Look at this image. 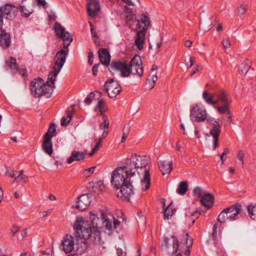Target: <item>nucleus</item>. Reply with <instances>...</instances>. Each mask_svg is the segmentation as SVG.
I'll use <instances>...</instances> for the list:
<instances>
[{
  "mask_svg": "<svg viewBox=\"0 0 256 256\" xmlns=\"http://www.w3.org/2000/svg\"><path fill=\"white\" fill-rule=\"evenodd\" d=\"M76 232L75 252L76 254H82L88 249V242L95 244L94 246L97 256L104 252L105 248L102 246L100 233L98 230L92 232L90 223L85 220L82 217L77 218L74 226Z\"/></svg>",
  "mask_w": 256,
  "mask_h": 256,
  "instance_id": "f257e3e1",
  "label": "nucleus"
},
{
  "mask_svg": "<svg viewBox=\"0 0 256 256\" xmlns=\"http://www.w3.org/2000/svg\"><path fill=\"white\" fill-rule=\"evenodd\" d=\"M130 172L124 165L118 167L112 173L111 183L116 190L120 188L117 196L124 201H130V198L134 194Z\"/></svg>",
  "mask_w": 256,
  "mask_h": 256,
  "instance_id": "f03ea898",
  "label": "nucleus"
},
{
  "mask_svg": "<svg viewBox=\"0 0 256 256\" xmlns=\"http://www.w3.org/2000/svg\"><path fill=\"white\" fill-rule=\"evenodd\" d=\"M150 158L146 155H140L136 154H132L130 159H128L125 163L130 172V176H134L136 174V170L138 168H144V174L141 182L142 186V190H146L150 186Z\"/></svg>",
  "mask_w": 256,
  "mask_h": 256,
  "instance_id": "7ed1b4c3",
  "label": "nucleus"
},
{
  "mask_svg": "<svg viewBox=\"0 0 256 256\" xmlns=\"http://www.w3.org/2000/svg\"><path fill=\"white\" fill-rule=\"evenodd\" d=\"M131 73L140 76L143 75L142 61L139 56L135 55L131 60L128 66L126 62H124L120 72V76L122 77H128Z\"/></svg>",
  "mask_w": 256,
  "mask_h": 256,
  "instance_id": "20e7f679",
  "label": "nucleus"
},
{
  "mask_svg": "<svg viewBox=\"0 0 256 256\" xmlns=\"http://www.w3.org/2000/svg\"><path fill=\"white\" fill-rule=\"evenodd\" d=\"M68 54V50H61L57 52L54 59L53 70L48 74V83L54 82L58 74L66 62Z\"/></svg>",
  "mask_w": 256,
  "mask_h": 256,
  "instance_id": "39448f33",
  "label": "nucleus"
},
{
  "mask_svg": "<svg viewBox=\"0 0 256 256\" xmlns=\"http://www.w3.org/2000/svg\"><path fill=\"white\" fill-rule=\"evenodd\" d=\"M215 102H216L215 108L218 112L220 114L226 113L230 114V107L232 102L228 98V92L223 90H219L215 92Z\"/></svg>",
  "mask_w": 256,
  "mask_h": 256,
  "instance_id": "423d86ee",
  "label": "nucleus"
},
{
  "mask_svg": "<svg viewBox=\"0 0 256 256\" xmlns=\"http://www.w3.org/2000/svg\"><path fill=\"white\" fill-rule=\"evenodd\" d=\"M242 210V206L240 203H236L230 207L226 208L220 213L218 220L220 224H225L227 221L236 220L238 216Z\"/></svg>",
  "mask_w": 256,
  "mask_h": 256,
  "instance_id": "0eeeda50",
  "label": "nucleus"
},
{
  "mask_svg": "<svg viewBox=\"0 0 256 256\" xmlns=\"http://www.w3.org/2000/svg\"><path fill=\"white\" fill-rule=\"evenodd\" d=\"M54 30L58 38L62 40L64 48L65 49L68 48L73 40L72 36L66 31L65 28L58 22L54 24Z\"/></svg>",
  "mask_w": 256,
  "mask_h": 256,
  "instance_id": "6e6552de",
  "label": "nucleus"
},
{
  "mask_svg": "<svg viewBox=\"0 0 256 256\" xmlns=\"http://www.w3.org/2000/svg\"><path fill=\"white\" fill-rule=\"evenodd\" d=\"M106 91L110 98L116 96L122 90V88L118 82L114 78L108 80L104 85Z\"/></svg>",
  "mask_w": 256,
  "mask_h": 256,
  "instance_id": "1a4fd4ad",
  "label": "nucleus"
},
{
  "mask_svg": "<svg viewBox=\"0 0 256 256\" xmlns=\"http://www.w3.org/2000/svg\"><path fill=\"white\" fill-rule=\"evenodd\" d=\"M207 114L206 110L202 108L196 104L190 110V117L192 120L199 122H204L206 119Z\"/></svg>",
  "mask_w": 256,
  "mask_h": 256,
  "instance_id": "9d476101",
  "label": "nucleus"
},
{
  "mask_svg": "<svg viewBox=\"0 0 256 256\" xmlns=\"http://www.w3.org/2000/svg\"><path fill=\"white\" fill-rule=\"evenodd\" d=\"M15 6L12 4H6L0 8V26L3 25V18L13 19L16 16V10H12Z\"/></svg>",
  "mask_w": 256,
  "mask_h": 256,
  "instance_id": "9b49d317",
  "label": "nucleus"
},
{
  "mask_svg": "<svg viewBox=\"0 0 256 256\" xmlns=\"http://www.w3.org/2000/svg\"><path fill=\"white\" fill-rule=\"evenodd\" d=\"M35 3L33 0H22L20 6V10L22 16L28 18L34 12Z\"/></svg>",
  "mask_w": 256,
  "mask_h": 256,
  "instance_id": "f8f14e48",
  "label": "nucleus"
},
{
  "mask_svg": "<svg viewBox=\"0 0 256 256\" xmlns=\"http://www.w3.org/2000/svg\"><path fill=\"white\" fill-rule=\"evenodd\" d=\"M136 20L138 22L136 30L146 32L150 23L148 16L144 14H140L137 16Z\"/></svg>",
  "mask_w": 256,
  "mask_h": 256,
  "instance_id": "ddd939ff",
  "label": "nucleus"
},
{
  "mask_svg": "<svg viewBox=\"0 0 256 256\" xmlns=\"http://www.w3.org/2000/svg\"><path fill=\"white\" fill-rule=\"evenodd\" d=\"M44 80L40 78L34 79L30 84V92L35 98L42 96L40 90L44 84Z\"/></svg>",
  "mask_w": 256,
  "mask_h": 256,
  "instance_id": "4468645a",
  "label": "nucleus"
},
{
  "mask_svg": "<svg viewBox=\"0 0 256 256\" xmlns=\"http://www.w3.org/2000/svg\"><path fill=\"white\" fill-rule=\"evenodd\" d=\"M87 11L92 18L96 17L100 10V4L98 0H86Z\"/></svg>",
  "mask_w": 256,
  "mask_h": 256,
  "instance_id": "2eb2a0df",
  "label": "nucleus"
},
{
  "mask_svg": "<svg viewBox=\"0 0 256 256\" xmlns=\"http://www.w3.org/2000/svg\"><path fill=\"white\" fill-rule=\"evenodd\" d=\"M62 250L66 253H70L72 250H75L74 238L70 234H66L62 242Z\"/></svg>",
  "mask_w": 256,
  "mask_h": 256,
  "instance_id": "dca6fc26",
  "label": "nucleus"
},
{
  "mask_svg": "<svg viewBox=\"0 0 256 256\" xmlns=\"http://www.w3.org/2000/svg\"><path fill=\"white\" fill-rule=\"evenodd\" d=\"M11 44V37L8 32L2 29L0 26V46L4 50L8 48Z\"/></svg>",
  "mask_w": 256,
  "mask_h": 256,
  "instance_id": "f3484780",
  "label": "nucleus"
},
{
  "mask_svg": "<svg viewBox=\"0 0 256 256\" xmlns=\"http://www.w3.org/2000/svg\"><path fill=\"white\" fill-rule=\"evenodd\" d=\"M172 242V252L176 253L178 248V238L174 236H171L170 238L166 236H163L162 241V248H167L170 245V242Z\"/></svg>",
  "mask_w": 256,
  "mask_h": 256,
  "instance_id": "a211bd4d",
  "label": "nucleus"
},
{
  "mask_svg": "<svg viewBox=\"0 0 256 256\" xmlns=\"http://www.w3.org/2000/svg\"><path fill=\"white\" fill-rule=\"evenodd\" d=\"M91 196L88 194H84L78 198L76 208L81 211L85 210L91 202Z\"/></svg>",
  "mask_w": 256,
  "mask_h": 256,
  "instance_id": "6ab92c4d",
  "label": "nucleus"
},
{
  "mask_svg": "<svg viewBox=\"0 0 256 256\" xmlns=\"http://www.w3.org/2000/svg\"><path fill=\"white\" fill-rule=\"evenodd\" d=\"M159 168L163 176L169 174L172 169V160H160L158 162Z\"/></svg>",
  "mask_w": 256,
  "mask_h": 256,
  "instance_id": "aec40b11",
  "label": "nucleus"
},
{
  "mask_svg": "<svg viewBox=\"0 0 256 256\" xmlns=\"http://www.w3.org/2000/svg\"><path fill=\"white\" fill-rule=\"evenodd\" d=\"M100 62L105 66H108L110 62V54L106 48H100L98 52Z\"/></svg>",
  "mask_w": 256,
  "mask_h": 256,
  "instance_id": "412c9836",
  "label": "nucleus"
},
{
  "mask_svg": "<svg viewBox=\"0 0 256 256\" xmlns=\"http://www.w3.org/2000/svg\"><path fill=\"white\" fill-rule=\"evenodd\" d=\"M200 202L208 208H211L214 203V196L210 193H204L202 197Z\"/></svg>",
  "mask_w": 256,
  "mask_h": 256,
  "instance_id": "4be33fe9",
  "label": "nucleus"
},
{
  "mask_svg": "<svg viewBox=\"0 0 256 256\" xmlns=\"http://www.w3.org/2000/svg\"><path fill=\"white\" fill-rule=\"evenodd\" d=\"M42 146V150L46 154L51 155L53 153L52 144L51 138L44 137V141Z\"/></svg>",
  "mask_w": 256,
  "mask_h": 256,
  "instance_id": "5701e85b",
  "label": "nucleus"
},
{
  "mask_svg": "<svg viewBox=\"0 0 256 256\" xmlns=\"http://www.w3.org/2000/svg\"><path fill=\"white\" fill-rule=\"evenodd\" d=\"M86 154L79 151L74 150L71 156L67 159V162L71 164L74 161H80L84 159Z\"/></svg>",
  "mask_w": 256,
  "mask_h": 256,
  "instance_id": "b1692460",
  "label": "nucleus"
},
{
  "mask_svg": "<svg viewBox=\"0 0 256 256\" xmlns=\"http://www.w3.org/2000/svg\"><path fill=\"white\" fill-rule=\"evenodd\" d=\"M146 32L137 31L136 38L134 42L135 45L139 50L143 48L144 43L146 40Z\"/></svg>",
  "mask_w": 256,
  "mask_h": 256,
  "instance_id": "393cba45",
  "label": "nucleus"
},
{
  "mask_svg": "<svg viewBox=\"0 0 256 256\" xmlns=\"http://www.w3.org/2000/svg\"><path fill=\"white\" fill-rule=\"evenodd\" d=\"M54 83H48V80L46 81V84L44 83L42 90H40V92L42 94V96H44L46 98H50L52 94V88L54 87Z\"/></svg>",
  "mask_w": 256,
  "mask_h": 256,
  "instance_id": "a878e982",
  "label": "nucleus"
},
{
  "mask_svg": "<svg viewBox=\"0 0 256 256\" xmlns=\"http://www.w3.org/2000/svg\"><path fill=\"white\" fill-rule=\"evenodd\" d=\"M18 66L16 59L12 56L10 57L6 62V66L7 68H10L13 72H16V70H18Z\"/></svg>",
  "mask_w": 256,
  "mask_h": 256,
  "instance_id": "bb28decb",
  "label": "nucleus"
},
{
  "mask_svg": "<svg viewBox=\"0 0 256 256\" xmlns=\"http://www.w3.org/2000/svg\"><path fill=\"white\" fill-rule=\"evenodd\" d=\"M202 98L206 102L210 105L215 106L216 104V102L214 100L215 98V93H209L206 91H204L202 94Z\"/></svg>",
  "mask_w": 256,
  "mask_h": 256,
  "instance_id": "cd10ccee",
  "label": "nucleus"
},
{
  "mask_svg": "<svg viewBox=\"0 0 256 256\" xmlns=\"http://www.w3.org/2000/svg\"><path fill=\"white\" fill-rule=\"evenodd\" d=\"M250 68H252V70H254L253 68H252L251 66L249 64V61L246 60L240 64L238 67V72L241 74H246Z\"/></svg>",
  "mask_w": 256,
  "mask_h": 256,
  "instance_id": "c85d7f7f",
  "label": "nucleus"
},
{
  "mask_svg": "<svg viewBox=\"0 0 256 256\" xmlns=\"http://www.w3.org/2000/svg\"><path fill=\"white\" fill-rule=\"evenodd\" d=\"M90 219H91V223L94 232L95 230H98L100 232V230H98V222L100 220H100L99 218H98L96 214H94V212H90Z\"/></svg>",
  "mask_w": 256,
  "mask_h": 256,
  "instance_id": "c756f323",
  "label": "nucleus"
},
{
  "mask_svg": "<svg viewBox=\"0 0 256 256\" xmlns=\"http://www.w3.org/2000/svg\"><path fill=\"white\" fill-rule=\"evenodd\" d=\"M124 62L120 60H112L110 65V68L113 70L121 72Z\"/></svg>",
  "mask_w": 256,
  "mask_h": 256,
  "instance_id": "7c9ffc66",
  "label": "nucleus"
},
{
  "mask_svg": "<svg viewBox=\"0 0 256 256\" xmlns=\"http://www.w3.org/2000/svg\"><path fill=\"white\" fill-rule=\"evenodd\" d=\"M249 216L252 220H256V204H250L247 207Z\"/></svg>",
  "mask_w": 256,
  "mask_h": 256,
  "instance_id": "2f4dec72",
  "label": "nucleus"
},
{
  "mask_svg": "<svg viewBox=\"0 0 256 256\" xmlns=\"http://www.w3.org/2000/svg\"><path fill=\"white\" fill-rule=\"evenodd\" d=\"M188 190V184L186 181H182L178 184L176 192L181 195L184 194Z\"/></svg>",
  "mask_w": 256,
  "mask_h": 256,
  "instance_id": "473e14b6",
  "label": "nucleus"
},
{
  "mask_svg": "<svg viewBox=\"0 0 256 256\" xmlns=\"http://www.w3.org/2000/svg\"><path fill=\"white\" fill-rule=\"evenodd\" d=\"M174 206L171 203L170 204L164 211V218L169 220L171 218L175 210L173 208Z\"/></svg>",
  "mask_w": 256,
  "mask_h": 256,
  "instance_id": "72a5a7b5",
  "label": "nucleus"
},
{
  "mask_svg": "<svg viewBox=\"0 0 256 256\" xmlns=\"http://www.w3.org/2000/svg\"><path fill=\"white\" fill-rule=\"evenodd\" d=\"M97 109H98L100 112V116H104V114L106 110V107L103 99L98 101L97 105L94 108V110H96Z\"/></svg>",
  "mask_w": 256,
  "mask_h": 256,
  "instance_id": "f704fd0d",
  "label": "nucleus"
},
{
  "mask_svg": "<svg viewBox=\"0 0 256 256\" xmlns=\"http://www.w3.org/2000/svg\"><path fill=\"white\" fill-rule=\"evenodd\" d=\"M56 126L54 124H51L44 137L52 138L56 135Z\"/></svg>",
  "mask_w": 256,
  "mask_h": 256,
  "instance_id": "c9c22d12",
  "label": "nucleus"
},
{
  "mask_svg": "<svg viewBox=\"0 0 256 256\" xmlns=\"http://www.w3.org/2000/svg\"><path fill=\"white\" fill-rule=\"evenodd\" d=\"M220 126L219 124H214L212 128L210 130V134L214 138H218L220 134Z\"/></svg>",
  "mask_w": 256,
  "mask_h": 256,
  "instance_id": "e433bc0d",
  "label": "nucleus"
},
{
  "mask_svg": "<svg viewBox=\"0 0 256 256\" xmlns=\"http://www.w3.org/2000/svg\"><path fill=\"white\" fill-rule=\"evenodd\" d=\"M96 94H98L99 98H100L102 95V92H100L96 90L92 92L85 98L84 101V103L87 105L90 104L92 103V102L93 98H94Z\"/></svg>",
  "mask_w": 256,
  "mask_h": 256,
  "instance_id": "4c0bfd02",
  "label": "nucleus"
},
{
  "mask_svg": "<svg viewBox=\"0 0 256 256\" xmlns=\"http://www.w3.org/2000/svg\"><path fill=\"white\" fill-rule=\"evenodd\" d=\"M66 117H63L61 120V125L62 126H66L70 122L72 117V112L70 110H66Z\"/></svg>",
  "mask_w": 256,
  "mask_h": 256,
  "instance_id": "58836bf2",
  "label": "nucleus"
},
{
  "mask_svg": "<svg viewBox=\"0 0 256 256\" xmlns=\"http://www.w3.org/2000/svg\"><path fill=\"white\" fill-rule=\"evenodd\" d=\"M248 10V6L247 4H241L236 9V13L238 16L244 15Z\"/></svg>",
  "mask_w": 256,
  "mask_h": 256,
  "instance_id": "ea45409f",
  "label": "nucleus"
},
{
  "mask_svg": "<svg viewBox=\"0 0 256 256\" xmlns=\"http://www.w3.org/2000/svg\"><path fill=\"white\" fill-rule=\"evenodd\" d=\"M102 116L104 118V122L100 125V128L101 130L108 129L110 124L109 120L106 115H104Z\"/></svg>",
  "mask_w": 256,
  "mask_h": 256,
  "instance_id": "a19ab883",
  "label": "nucleus"
},
{
  "mask_svg": "<svg viewBox=\"0 0 256 256\" xmlns=\"http://www.w3.org/2000/svg\"><path fill=\"white\" fill-rule=\"evenodd\" d=\"M130 133V127L125 126L123 128V134L121 142H124L128 138Z\"/></svg>",
  "mask_w": 256,
  "mask_h": 256,
  "instance_id": "79ce46f5",
  "label": "nucleus"
},
{
  "mask_svg": "<svg viewBox=\"0 0 256 256\" xmlns=\"http://www.w3.org/2000/svg\"><path fill=\"white\" fill-rule=\"evenodd\" d=\"M193 194L194 195L200 197L203 196L204 192L202 189L198 186L195 188L193 190Z\"/></svg>",
  "mask_w": 256,
  "mask_h": 256,
  "instance_id": "37998d69",
  "label": "nucleus"
},
{
  "mask_svg": "<svg viewBox=\"0 0 256 256\" xmlns=\"http://www.w3.org/2000/svg\"><path fill=\"white\" fill-rule=\"evenodd\" d=\"M244 152L242 150H240L237 155V158L240 161V164L242 166V167L243 166L244 164Z\"/></svg>",
  "mask_w": 256,
  "mask_h": 256,
  "instance_id": "c03bdc74",
  "label": "nucleus"
},
{
  "mask_svg": "<svg viewBox=\"0 0 256 256\" xmlns=\"http://www.w3.org/2000/svg\"><path fill=\"white\" fill-rule=\"evenodd\" d=\"M200 214V212H199L198 210H195L194 212H193L192 214V218L190 219L192 224H194L196 220L198 218Z\"/></svg>",
  "mask_w": 256,
  "mask_h": 256,
  "instance_id": "a18cd8bd",
  "label": "nucleus"
},
{
  "mask_svg": "<svg viewBox=\"0 0 256 256\" xmlns=\"http://www.w3.org/2000/svg\"><path fill=\"white\" fill-rule=\"evenodd\" d=\"M102 223L104 226L106 230H112V222H110L108 220L105 219L102 220Z\"/></svg>",
  "mask_w": 256,
  "mask_h": 256,
  "instance_id": "49530a36",
  "label": "nucleus"
},
{
  "mask_svg": "<svg viewBox=\"0 0 256 256\" xmlns=\"http://www.w3.org/2000/svg\"><path fill=\"white\" fill-rule=\"evenodd\" d=\"M186 238V244L188 248H190L192 246L193 239L189 235L188 233H186L185 235Z\"/></svg>",
  "mask_w": 256,
  "mask_h": 256,
  "instance_id": "de8ad7c7",
  "label": "nucleus"
},
{
  "mask_svg": "<svg viewBox=\"0 0 256 256\" xmlns=\"http://www.w3.org/2000/svg\"><path fill=\"white\" fill-rule=\"evenodd\" d=\"M37 2V5L38 6H42L44 8H48V5L45 0H36Z\"/></svg>",
  "mask_w": 256,
  "mask_h": 256,
  "instance_id": "09e8293b",
  "label": "nucleus"
},
{
  "mask_svg": "<svg viewBox=\"0 0 256 256\" xmlns=\"http://www.w3.org/2000/svg\"><path fill=\"white\" fill-rule=\"evenodd\" d=\"M49 21L52 22L56 20L57 18L55 12L52 10H50V14L48 15Z\"/></svg>",
  "mask_w": 256,
  "mask_h": 256,
  "instance_id": "8fccbe9b",
  "label": "nucleus"
},
{
  "mask_svg": "<svg viewBox=\"0 0 256 256\" xmlns=\"http://www.w3.org/2000/svg\"><path fill=\"white\" fill-rule=\"evenodd\" d=\"M152 80L151 84L149 86V88L150 89L152 88L155 85L156 82L158 80V77L156 74H154L150 78Z\"/></svg>",
  "mask_w": 256,
  "mask_h": 256,
  "instance_id": "3c124183",
  "label": "nucleus"
},
{
  "mask_svg": "<svg viewBox=\"0 0 256 256\" xmlns=\"http://www.w3.org/2000/svg\"><path fill=\"white\" fill-rule=\"evenodd\" d=\"M222 44L224 48H228L230 45V42L229 38H226L223 40Z\"/></svg>",
  "mask_w": 256,
  "mask_h": 256,
  "instance_id": "603ef678",
  "label": "nucleus"
},
{
  "mask_svg": "<svg viewBox=\"0 0 256 256\" xmlns=\"http://www.w3.org/2000/svg\"><path fill=\"white\" fill-rule=\"evenodd\" d=\"M195 61V58L193 57H190L188 62L186 61V65L187 68H191L194 64V62Z\"/></svg>",
  "mask_w": 256,
  "mask_h": 256,
  "instance_id": "864d4df0",
  "label": "nucleus"
},
{
  "mask_svg": "<svg viewBox=\"0 0 256 256\" xmlns=\"http://www.w3.org/2000/svg\"><path fill=\"white\" fill-rule=\"evenodd\" d=\"M100 66V64H94L92 68V74L96 76L98 72V68Z\"/></svg>",
  "mask_w": 256,
  "mask_h": 256,
  "instance_id": "5fc2aeb1",
  "label": "nucleus"
},
{
  "mask_svg": "<svg viewBox=\"0 0 256 256\" xmlns=\"http://www.w3.org/2000/svg\"><path fill=\"white\" fill-rule=\"evenodd\" d=\"M16 72H18L22 76H26L27 75V71L26 68H20V66H18V70H16Z\"/></svg>",
  "mask_w": 256,
  "mask_h": 256,
  "instance_id": "6e6d98bb",
  "label": "nucleus"
},
{
  "mask_svg": "<svg viewBox=\"0 0 256 256\" xmlns=\"http://www.w3.org/2000/svg\"><path fill=\"white\" fill-rule=\"evenodd\" d=\"M201 69H202V68H200V67L199 65H196L192 69V70L190 74V76H192L193 75H194L195 74H196Z\"/></svg>",
  "mask_w": 256,
  "mask_h": 256,
  "instance_id": "4d7b16f0",
  "label": "nucleus"
},
{
  "mask_svg": "<svg viewBox=\"0 0 256 256\" xmlns=\"http://www.w3.org/2000/svg\"><path fill=\"white\" fill-rule=\"evenodd\" d=\"M90 25V32L91 34L93 37L98 38V36L96 33V32L94 30V26L92 22H89Z\"/></svg>",
  "mask_w": 256,
  "mask_h": 256,
  "instance_id": "13d9d810",
  "label": "nucleus"
},
{
  "mask_svg": "<svg viewBox=\"0 0 256 256\" xmlns=\"http://www.w3.org/2000/svg\"><path fill=\"white\" fill-rule=\"evenodd\" d=\"M96 166L91 167L85 170L86 174H87L88 176L92 174Z\"/></svg>",
  "mask_w": 256,
  "mask_h": 256,
  "instance_id": "bf43d9fd",
  "label": "nucleus"
},
{
  "mask_svg": "<svg viewBox=\"0 0 256 256\" xmlns=\"http://www.w3.org/2000/svg\"><path fill=\"white\" fill-rule=\"evenodd\" d=\"M94 57L93 52L91 51H90L88 52V64L90 65H92L93 64Z\"/></svg>",
  "mask_w": 256,
  "mask_h": 256,
  "instance_id": "052dcab7",
  "label": "nucleus"
},
{
  "mask_svg": "<svg viewBox=\"0 0 256 256\" xmlns=\"http://www.w3.org/2000/svg\"><path fill=\"white\" fill-rule=\"evenodd\" d=\"M102 138H99L98 140L96 142V144L95 145L94 147V150H99L100 146L101 145V144H102Z\"/></svg>",
  "mask_w": 256,
  "mask_h": 256,
  "instance_id": "680f3d73",
  "label": "nucleus"
},
{
  "mask_svg": "<svg viewBox=\"0 0 256 256\" xmlns=\"http://www.w3.org/2000/svg\"><path fill=\"white\" fill-rule=\"evenodd\" d=\"M18 174V172L14 171L12 174H10V177L14 178L15 180H17L20 178V175Z\"/></svg>",
  "mask_w": 256,
  "mask_h": 256,
  "instance_id": "e2e57ef3",
  "label": "nucleus"
},
{
  "mask_svg": "<svg viewBox=\"0 0 256 256\" xmlns=\"http://www.w3.org/2000/svg\"><path fill=\"white\" fill-rule=\"evenodd\" d=\"M19 230V227L16 226H13L11 230L12 232V236H14Z\"/></svg>",
  "mask_w": 256,
  "mask_h": 256,
  "instance_id": "0e129e2a",
  "label": "nucleus"
},
{
  "mask_svg": "<svg viewBox=\"0 0 256 256\" xmlns=\"http://www.w3.org/2000/svg\"><path fill=\"white\" fill-rule=\"evenodd\" d=\"M124 11L126 12V13L129 14H132L133 12L132 9L127 6H126L124 7Z\"/></svg>",
  "mask_w": 256,
  "mask_h": 256,
  "instance_id": "69168bd1",
  "label": "nucleus"
},
{
  "mask_svg": "<svg viewBox=\"0 0 256 256\" xmlns=\"http://www.w3.org/2000/svg\"><path fill=\"white\" fill-rule=\"evenodd\" d=\"M117 254L118 256H126V252H123L121 248L117 249Z\"/></svg>",
  "mask_w": 256,
  "mask_h": 256,
  "instance_id": "338daca9",
  "label": "nucleus"
},
{
  "mask_svg": "<svg viewBox=\"0 0 256 256\" xmlns=\"http://www.w3.org/2000/svg\"><path fill=\"white\" fill-rule=\"evenodd\" d=\"M134 17L132 14H130V15H127L126 17V23H128L129 22L133 21Z\"/></svg>",
  "mask_w": 256,
  "mask_h": 256,
  "instance_id": "774afa93",
  "label": "nucleus"
}]
</instances>
